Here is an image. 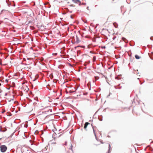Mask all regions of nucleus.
I'll list each match as a JSON object with an SVG mask.
<instances>
[{"instance_id":"10","label":"nucleus","mask_w":153,"mask_h":153,"mask_svg":"<svg viewBox=\"0 0 153 153\" xmlns=\"http://www.w3.org/2000/svg\"><path fill=\"white\" fill-rule=\"evenodd\" d=\"M93 59L94 61H95L96 59V57L95 56L93 57Z\"/></svg>"},{"instance_id":"9","label":"nucleus","mask_w":153,"mask_h":153,"mask_svg":"<svg viewBox=\"0 0 153 153\" xmlns=\"http://www.w3.org/2000/svg\"><path fill=\"white\" fill-rule=\"evenodd\" d=\"M78 47H82V48H85V46H77L75 47V48H77Z\"/></svg>"},{"instance_id":"17","label":"nucleus","mask_w":153,"mask_h":153,"mask_svg":"<svg viewBox=\"0 0 153 153\" xmlns=\"http://www.w3.org/2000/svg\"><path fill=\"white\" fill-rule=\"evenodd\" d=\"M26 88H27V90H28V89L27 88V87H26Z\"/></svg>"},{"instance_id":"18","label":"nucleus","mask_w":153,"mask_h":153,"mask_svg":"<svg viewBox=\"0 0 153 153\" xmlns=\"http://www.w3.org/2000/svg\"><path fill=\"white\" fill-rule=\"evenodd\" d=\"M71 18H72V16H71Z\"/></svg>"},{"instance_id":"19","label":"nucleus","mask_w":153,"mask_h":153,"mask_svg":"<svg viewBox=\"0 0 153 153\" xmlns=\"http://www.w3.org/2000/svg\"><path fill=\"white\" fill-rule=\"evenodd\" d=\"M71 18H72V16H71Z\"/></svg>"},{"instance_id":"15","label":"nucleus","mask_w":153,"mask_h":153,"mask_svg":"<svg viewBox=\"0 0 153 153\" xmlns=\"http://www.w3.org/2000/svg\"><path fill=\"white\" fill-rule=\"evenodd\" d=\"M65 145H66V141L65 142Z\"/></svg>"},{"instance_id":"5","label":"nucleus","mask_w":153,"mask_h":153,"mask_svg":"<svg viewBox=\"0 0 153 153\" xmlns=\"http://www.w3.org/2000/svg\"><path fill=\"white\" fill-rule=\"evenodd\" d=\"M89 124H90V123H88V122L85 123V125H84V129H85V130H86V128H87V126L88 125H89Z\"/></svg>"},{"instance_id":"21","label":"nucleus","mask_w":153,"mask_h":153,"mask_svg":"<svg viewBox=\"0 0 153 153\" xmlns=\"http://www.w3.org/2000/svg\"><path fill=\"white\" fill-rule=\"evenodd\" d=\"M1 85V84L0 83V86Z\"/></svg>"},{"instance_id":"2","label":"nucleus","mask_w":153,"mask_h":153,"mask_svg":"<svg viewBox=\"0 0 153 153\" xmlns=\"http://www.w3.org/2000/svg\"><path fill=\"white\" fill-rule=\"evenodd\" d=\"M0 150L1 152H5L7 149V147L5 145H1L0 146Z\"/></svg>"},{"instance_id":"8","label":"nucleus","mask_w":153,"mask_h":153,"mask_svg":"<svg viewBox=\"0 0 153 153\" xmlns=\"http://www.w3.org/2000/svg\"><path fill=\"white\" fill-rule=\"evenodd\" d=\"M135 58L137 59H139L140 58V56L137 55H135Z\"/></svg>"},{"instance_id":"7","label":"nucleus","mask_w":153,"mask_h":153,"mask_svg":"<svg viewBox=\"0 0 153 153\" xmlns=\"http://www.w3.org/2000/svg\"><path fill=\"white\" fill-rule=\"evenodd\" d=\"M80 42V41L79 40V38L76 36V42L77 43H79Z\"/></svg>"},{"instance_id":"6","label":"nucleus","mask_w":153,"mask_h":153,"mask_svg":"<svg viewBox=\"0 0 153 153\" xmlns=\"http://www.w3.org/2000/svg\"><path fill=\"white\" fill-rule=\"evenodd\" d=\"M91 126H92V128H93V130L94 134L95 135V136H96V132H95V130L94 129V128L95 127V126H93L92 124H91Z\"/></svg>"},{"instance_id":"11","label":"nucleus","mask_w":153,"mask_h":153,"mask_svg":"<svg viewBox=\"0 0 153 153\" xmlns=\"http://www.w3.org/2000/svg\"><path fill=\"white\" fill-rule=\"evenodd\" d=\"M122 39L124 41H125V40H126V39L124 38H122Z\"/></svg>"},{"instance_id":"20","label":"nucleus","mask_w":153,"mask_h":153,"mask_svg":"<svg viewBox=\"0 0 153 153\" xmlns=\"http://www.w3.org/2000/svg\"><path fill=\"white\" fill-rule=\"evenodd\" d=\"M95 78H96V77H95Z\"/></svg>"},{"instance_id":"3","label":"nucleus","mask_w":153,"mask_h":153,"mask_svg":"<svg viewBox=\"0 0 153 153\" xmlns=\"http://www.w3.org/2000/svg\"><path fill=\"white\" fill-rule=\"evenodd\" d=\"M69 1L68 2V3H70L71 1H72L74 3H76L77 4H80V2L79 0H68Z\"/></svg>"},{"instance_id":"1","label":"nucleus","mask_w":153,"mask_h":153,"mask_svg":"<svg viewBox=\"0 0 153 153\" xmlns=\"http://www.w3.org/2000/svg\"><path fill=\"white\" fill-rule=\"evenodd\" d=\"M102 143L100 141L98 140H96L94 141L93 143L94 145L96 146H100V147H102V145H101V143Z\"/></svg>"},{"instance_id":"12","label":"nucleus","mask_w":153,"mask_h":153,"mask_svg":"<svg viewBox=\"0 0 153 153\" xmlns=\"http://www.w3.org/2000/svg\"><path fill=\"white\" fill-rule=\"evenodd\" d=\"M5 81H6V82H8V80H7V79H6V80H5Z\"/></svg>"},{"instance_id":"14","label":"nucleus","mask_w":153,"mask_h":153,"mask_svg":"<svg viewBox=\"0 0 153 153\" xmlns=\"http://www.w3.org/2000/svg\"><path fill=\"white\" fill-rule=\"evenodd\" d=\"M109 148L110 147V144H109Z\"/></svg>"},{"instance_id":"13","label":"nucleus","mask_w":153,"mask_h":153,"mask_svg":"<svg viewBox=\"0 0 153 153\" xmlns=\"http://www.w3.org/2000/svg\"><path fill=\"white\" fill-rule=\"evenodd\" d=\"M2 91L1 89H0V93Z\"/></svg>"},{"instance_id":"4","label":"nucleus","mask_w":153,"mask_h":153,"mask_svg":"<svg viewBox=\"0 0 153 153\" xmlns=\"http://www.w3.org/2000/svg\"><path fill=\"white\" fill-rule=\"evenodd\" d=\"M67 148H68V149H71L72 150V151L73 152V150H72V146L71 143H69V144L68 146H67Z\"/></svg>"},{"instance_id":"22","label":"nucleus","mask_w":153,"mask_h":153,"mask_svg":"<svg viewBox=\"0 0 153 153\" xmlns=\"http://www.w3.org/2000/svg\"><path fill=\"white\" fill-rule=\"evenodd\" d=\"M152 53H153V52H152Z\"/></svg>"},{"instance_id":"16","label":"nucleus","mask_w":153,"mask_h":153,"mask_svg":"<svg viewBox=\"0 0 153 153\" xmlns=\"http://www.w3.org/2000/svg\"><path fill=\"white\" fill-rule=\"evenodd\" d=\"M0 64L1 65V62H0Z\"/></svg>"}]
</instances>
